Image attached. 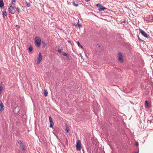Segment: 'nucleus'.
Returning a JSON list of instances; mask_svg holds the SVG:
<instances>
[{"label":"nucleus","instance_id":"nucleus-1","mask_svg":"<svg viewBox=\"0 0 153 153\" xmlns=\"http://www.w3.org/2000/svg\"><path fill=\"white\" fill-rule=\"evenodd\" d=\"M35 43L36 46L38 47H40L41 45V38L39 37H36L35 38Z\"/></svg>","mask_w":153,"mask_h":153},{"label":"nucleus","instance_id":"nucleus-2","mask_svg":"<svg viewBox=\"0 0 153 153\" xmlns=\"http://www.w3.org/2000/svg\"><path fill=\"white\" fill-rule=\"evenodd\" d=\"M76 148L77 151H80L81 150V142L79 140H77L76 141Z\"/></svg>","mask_w":153,"mask_h":153},{"label":"nucleus","instance_id":"nucleus-3","mask_svg":"<svg viewBox=\"0 0 153 153\" xmlns=\"http://www.w3.org/2000/svg\"><path fill=\"white\" fill-rule=\"evenodd\" d=\"M9 11L10 13L13 14H14L16 11L14 7H13L12 6H10L9 8Z\"/></svg>","mask_w":153,"mask_h":153},{"label":"nucleus","instance_id":"nucleus-4","mask_svg":"<svg viewBox=\"0 0 153 153\" xmlns=\"http://www.w3.org/2000/svg\"><path fill=\"white\" fill-rule=\"evenodd\" d=\"M119 61L121 62H123V56L121 53L119 52L118 53Z\"/></svg>","mask_w":153,"mask_h":153},{"label":"nucleus","instance_id":"nucleus-5","mask_svg":"<svg viewBox=\"0 0 153 153\" xmlns=\"http://www.w3.org/2000/svg\"><path fill=\"white\" fill-rule=\"evenodd\" d=\"M42 54L41 53H39V54L38 57L37 64H39V63L40 61L42 60Z\"/></svg>","mask_w":153,"mask_h":153},{"label":"nucleus","instance_id":"nucleus-6","mask_svg":"<svg viewBox=\"0 0 153 153\" xmlns=\"http://www.w3.org/2000/svg\"><path fill=\"white\" fill-rule=\"evenodd\" d=\"M49 119L50 122V127L52 128L53 126L54 123L53 122L52 119L50 116L49 117Z\"/></svg>","mask_w":153,"mask_h":153},{"label":"nucleus","instance_id":"nucleus-7","mask_svg":"<svg viewBox=\"0 0 153 153\" xmlns=\"http://www.w3.org/2000/svg\"><path fill=\"white\" fill-rule=\"evenodd\" d=\"M140 32L141 34L146 38H148V37L147 34L144 31L140 30Z\"/></svg>","mask_w":153,"mask_h":153},{"label":"nucleus","instance_id":"nucleus-8","mask_svg":"<svg viewBox=\"0 0 153 153\" xmlns=\"http://www.w3.org/2000/svg\"><path fill=\"white\" fill-rule=\"evenodd\" d=\"M18 143L19 145L22 148V149L23 150H25V148L24 146V145L22 143V142L20 141H18Z\"/></svg>","mask_w":153,"mask_h":153},{"label":"nucleus","instance_id":"nucleus-9","mask_svg":"<svg viewBox=\"0 0 153 153\" xmlns=\"http://www.w3.org/2000/svg\"><path fill=\"white\" fill-rule=\"evenodd\" d=\"M0 111L2 112L4 110V105L1 101L0 100Z\"/></svg>","mask_w":153,"mask_h":153},{"label":"nucleus","instance_id":"nucleus-10","mask_svg":"<svg viewBox=\"0 0 153 153\" xmlns=\"http://www.w3.org/2000/svg\"><path fill=\"white\" fill-rule=\"evenodd\" d=\"M106 8L103 7L102 6H101L98 9L100 11H103L104 10H106Z\"/></svg>","mask_w":153,"mask_h":153},{"label":"nucleus","instance_id":"nucleus-11","mask_svg":"<svg viewBox=\"0 0 153 153\" xmlns=\"http://www.w3.org/2000/svg\"><path fill=\"white\" fill-rule=\"evenodd\" d=\"M145 107L146 108L148 109L149 108V104L148 101L146 100L145 101Z\"/></svg>","mask_w":153,"mask_h":153},{"label":"nucleus","instance_id":"nucleus-12","mask_svg":"<svg viewBox=\"0 0 153 153\" xmlns=\"http://www.w3.org/2000/svg\"><path fill=\"white\" fill-rule=\"evenodd\" d=\"M4 6V2L3 0H0V7H2Z\"/></svg>","mask_w":153,"mask_h":153},{"label":"nucleus","instance_id":"nucleus-13","mask_svg":"<svg viewBox=\"0 0 153 153\" xmlns=\"http://www.w3.org/2000/svg\"><path fill=\"white\" fill-rule=\"evenodd\" d=\"M2 15L4 18V16H7V13L5 11H3L2 12Z\"/></svg>","mask_w":153,"mask_h":153},{"label":"nucleus","instance_id":"nucleus-14","mask_svg":"<svg viewBox=\"0 0 153 153\" xmlns=\"http://www.w3.org/2000/svg\"><path fill=\"white\" fill-rule=\"evenodd\" d=\"M44 94L45 96V97L48 96V92L46 89L44 90Z\"/></svg>","mask_w":153,"mask_h":153},{"label":"nucleus","instance_id":"nucleus-15","mask_svg":"<svg viewBox=\"0 0 153 153\" xmlns=\"http://www.w3.org/2000/svg\"><path fill=\"white\" fill-rule=\"evenodd\" d=\"M62 48H60L59 47L58 49V51L59 53H61L62 52Z\"/></svg>","mask_w":153,"mask_h":153},{"label":"nucleus","instance_id":"nucleus-16","mask_svg":"<svg viewBox=\"0 0 153 153\" xmlns=\"http://www.w3.org/2000/svg\"><path fill=\"white\" fill-rule=\"evenodd\" d=\"M73 5L75 7H77L78 6V3H75L74 1L73 2Z\"/></svg>","mask_w":153,"mask_h":153},{"label":"nucleus","instance_id":"nucleus-17","mask_svg":"<svg viewBox=\"0 0 153 153\" xmlns=\"http://www.w3.org/2000/svg\"><path fill=\"white\" fill-rule=\"evenodd\" d=\"M77 44L79 47H81L82 48H83V47L82 46L80 45L79 42H77Z\"/></svg>","mask_w":153,"mask_h":153},{"label":"nucleus","instance_id":"nucleus-18","mask_svg":"<svg viewBox=\"0 0 153 153\" xmlns=\"http://www.w3.org/2000/svg\"><path fill=\"white\" fill-rule=\"evenodd\" d=\"M33 47L31 46L29 48V51L30 52H31L33 50Z\"/></svg>","mask_w":153,"mask_h":153},{"label":"nucleus","instance_id":"nucleus-19","mask_svg":"<svg viewBox=\"0 0 153 153\" xmlns=\"http://www.w3.org/2000/svg\"><path fill=\"white\" fill-rule=\"evenodd\" d=\"M16 11L18 12V13H19L20 12L19 9L18 7H17L16 8Z\"/></svg>","mask_w":153,"mask_h":153},{"label":"nucleus","instance_id":"nucleus-20","mask_svg":"<svg viewBox=\"0 0 153 153\" xmlns=\"http://www.w3.org/2000/svg\"><path fill=\"white\" fill-rule=\"evenodd\" d=\"M62 54L65 56H67V54L66 53H65L64 52L62 53Z\"/></svg>","mask_w":153,"mask_h":153},{"label":"nucleus","instance_id":"nucleus-21","mask_svg":"<svg viewBox=\"0 0 153 153\" xmlns=\"http://www.w3.org/2000/svg\"><path fill=\"white\" fill-rule=\"evenodd\" d=\"M96 6H97L99 7V8H100V6H101V5H100V4H96Z\"/></svg>","mask_w":153,"mask_h":153},{"label":"nucleus","instance_id":"nucleus-22","mask_svg":"<svg viewBox=\"0 0 153 153\" xmlns=\"http://www.w3.org/2000/svg\"><path fill=\"white\" fill-rule=\"evenodd\" d=\"M15 5V2H12L11 6H12L13 7H14Z\"/></svg>","mask_w":153,"mask_h":153},{"label":"nucleus","instance_id":"nucleus-23","mask_svg":"<svg viewBox=\"0 0 153 153\" xmlns=\"http://www.w3.org/2000/svg\"><path fill=\"white\" fill-rule=\"evenodd\" d=\"M43 46L44 47H45L46 46V43L45 42H43Z\"/></svg>","mask_w":153,"mask_h":153},{"label":"nucleus","instance_id":"nucleus-24","mask_svg":"<svg viewBox=\"0 0 153 153\" xmlns=\"http://www.w3.org/2000/svg\"><path fill=\"white\" fill-rule=\"evenodd\" d=\"M27 3V7H29L30 6V4L29 3Z\"/></svg>","mask_w":153,"mask_h":153},{"label":"nucleus","instance_id":"nucleus-25","mask_svg":"<svg viewBox=\"0 0 153 153\" xmlns=\"http://www.w3.org/2000/svg\"><path fill=\"white\" fill-rule=\"evenodd\" d=\"M79 55H80V57H81V58L82 59H83V57H82V55L81 53H80V54H79Z\"/></svg>","mask_w":153,"mask_h":153},{"label":"nucleus","instance_id":"nucleus-26","mask_svg":"<svg viewBox=\"0 0 153 153\" xmlns=\"http://www.w3.org/2000/svg\"><path fill=\"white\" fill-rule=\"evenodd\" d=\"M78 26L79 27H82V25H80V24H78Z\"/></svg>","mask_w":153,"mask_h":153},{"label":"nucleus","instance_id":"nucleus-27","mask_svg":"<svg viewBox=\"0 0 153 153\" xmlns=\"http://www.w3.org/2000/svg\"><path fill=\"white\" fill-rule=\"evenodd\" d=\"M65 127H66V128H65V130L66 131H67V124H66V125H65Z\"/></svg>","mask_w":153,"mask_h":153},{"label":"nucleus","instance_id":"nucleus-28","mask_svg":"<svg viewBox=\"0 0 153 153\" xmlns=\"http://www.w3.org/2000/svg\"><path fill=\"white\" fill-rule=\"evenodd\" d=\"M16 26L19 28H20V26L19 25H16Z\"/></svg>","mask_w":153,"mask_h":153},{"label":"nucleus","instance_id":"nucleus-29","mask_svg":"<svg viewBox=\"0 0 153 153\" xmlns=\"http://www.w3.org/2000/svg\"><path fill=\"white\" fill-rule=\"evenodd\" d=\"M138 39H139V40H140V41H143V40H142L141 39H140V38L139 37H138Z\"/></svg>","mask_w":153,"mask_h":153},{"label":"nucleus","instance_id":"nucleus-30","mask_svg":"<svg viewBox=\"0 0 153 153\" xmlns=\"http://www.w3.org/2000/svg\"><path fill=\"white\" fill-rule=\"evenodd\" d=\"M68 42L69 43H70L71 44V45H72L71 43V42L70 41H68Z\"/></svg>","mask_w":153,"mask_h":153},{"label":"nucleus","instance_id":"nucleus-31","mask_svg":"<svg viewBox=\"0 0 153 153\" xmlns=\"http://www.w3.org/2000/svg\"><path fill=\"white\" fill-rule=\"evenodd\" d=\"M12 1L14 2H15V0H12Z\"/></svg>","mask_w":153,"mask_h":153},{"label":"nucleus","instance_id":"nucleus-32","mask_svg":"<svg viewBox=\"0 0 153 153\" xmlns=\"http://www.w3.org/2000/svg\"><path fill=\"white\" fill-rule=\"evenodd\" d=\"M85 1L87 2L88 1H89V0H85Z\"/></svg>","mask_w":153,"mask_h":153},{"label":"nucleus","instance_id":"nucleus-33","mask_svg":"<svg viewBox=\"0 0 153 153\" xmlns=\"http://www.w3.org/2000/svg\"><path fill=\"white\" fill-rule=\"evenodd\" d=\"M136 145L137 146H138V143H137L136 144Z\"/></svg>","mask_w":153,"mask_h":153},{"label":"nucleus","instance_id":"nucleus-34","mask_svg":"<svg viewBox=\"0 0 153 153\" xmlns=\"http://www.w3.org/2000/svg\"><path fill=\"white\" fill-rule=\"evenodd\" d=\"M67 132H68V131H67Z\"/></svg>","mask_w":153,"mask_h":153}]
</instances>
